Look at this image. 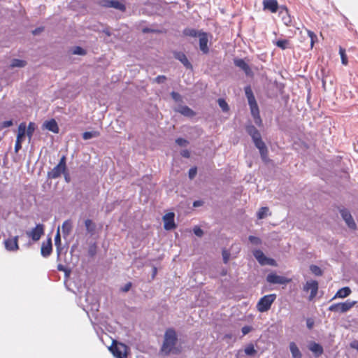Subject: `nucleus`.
Listing matches in <instances>:
<instances>
[{
  "label": "nucleus",
  "instance_id": "1",
  "mask_svg": "<svg viewBox=\"0 0 358 358\" xmlns=\"http://www.w3.org/2000/svg\"><path fill=\"white\" fill-rule=\"evenodd\" d=\"M245 131L252 138L255 147L259 150L262 161L265 163L268 162V148L265 143L262 141L259 130L253 124L250 123L245 125Z\"/></svg>",
  "mask_w": 358,
  "mask_h": 358
},
{
  "label": "nucleus",
  "instance_id": "2",
  "mask_svg": "<svg viewBox=\"0 0 358 358\" xmlns=\"http://www.w3.org/2000/svg\"><path fill=\"white\" fill-rule=\"evenodd\" d=\"M178 342V336L174 329L169 328L166 330L164 337V341L161 348V351L165 355H169L171 352H175V345Z\"/></svg>",
  "mask_w": 358,
  "mask_h": 358
},
{
  "label": "nucleus",
  "instance_id": "3",
  "mask_svg": "<svg viewBox=\"0 0 358 358\" xmlns=\"http://www.w3.org/2000/svg\"><path fill=\"white\" fill-rule=\"evenodd\" d=\"M67 170L66 167V157L65 155H63L58 164L55 166L50 171L48 172V178L50 179H56L61 176L62 174H64Z\"/></svg>",
  "mask_w": 358,
  "mask_h": 358
},
{
  "label": "nucleus",
  "instance_id": "4",
  "mask_svg": "<svg viewBox=\"0 0 358 358\" xmlns=\"http://www.w3.org/2000/svg\"><path fill=\"white\" fill-rule=\"evenodd\" d=\"M276 297L275 294H270L262 296L257 304V310L260 313H264L270 310Z\"/></svg>",
  "mask_w": 358,
  "mask_h": 358
},
{
  "label": "nucleus",
  "instance_id": "5",
  "mask_svg": "<svg viewBox=\"0 0 358 358\" xmlns=\"http://www.w3.org/2000/svg\"><path fill=\"white\" fill-rule=\"evenodd\" d=\"M109 350L116 358H127L128 347L124 343L113 341Z\"/></svg>",
  "mask_w": 358,
  "mask_h": 358
},
{
  "label": "nucleus",
  "instance_id": "6",
  "mask_svg": "<svg viewBox=\"0 0 358 358\" xmlns=\"http://www.w3.org/2000/svg\"><path fill=\"white\" fill-rule=\"evenodd\" d=\"M355 301L347 300L343 303H337L331 304L328 309L331 312L343 313L348 311L350 308H352L355 306Z\"/></svg>",
  "mask_w": 358,
  "mask_h": 358
},
{
  "label": "nucleus",
  "instance_id": "7",
  "mask_svg": "<svg viewBox=\"0 0 358 358\" xmlns=\"http://www.w3.org/2000/svg\"><path fill=\"white\" fill-rule=\"evenodd\" d=\"M266 281L270 284L287 285L291 281V279L285 276L277 275L275 273H270L266 275Z\"/></svg>",
  "mask_w": 358,
  "mask_h": 358
},
{
  "label": "nucleus",
  "instance_id": "8",
  "mask_svg": "<svg viewBox=\"0 0 358 358\" xmlns=\"http://www.w3.org/2000/svg\"><path fill=\"white\" fill-rule=\"evenodd\" d=\"M339 213L345 222V224L350 229H356L357 224L350 213V212L345 208H339Z\"/></svg>",
  "mask_w": 358,
  "mask_h": 358
},
{
  "label": "nucleus",
  "instance_id": "9",
  "mask_svg": "<svg viewBox=\"0 0 358 358\" xmlns=\"http://www.w3.org/2000/svg\"><path fill=\"white\" fill-rule=\"evenodd\" d=\"M26 234L31 238L32 241H38L44 234V225L43 224H37L31 231H27Z\"/></svg>",
  "mask_w": 358,
  "mask_h": 358
},
{
  "label": "nucleus",
  "instance_id": "10",
  "mask_svg": "<svg viewBox=\"0 0 358 358\" xmlns=\"http://www.w3.org/2000/svg\"><path fill=\"white\" fill-rule=\"evenodd\" d=\"M245 94L247 97L248 104L250 106V112L259 109L258 104L256 101L255 95L250 85L245 87Z\"/></svg>",
  "mask_w": 358,
  "mask_h": 358
},
{
  "label": "nucleus",
  "instance_id": "11",
  "mask_svg": "<svg viewBox=\"0 0 358 358\" xmlns=\"http://www.w3.org/2000/svg\"><path fill=\"white\" fill-rule=\"evenodd\" d=\"M175 214L170 212L166 213L163 217L164 228L166 230H172L176 228V224L174 221Z\"/></svg>",
  "mask_w": 358,
  "mask_h": 358
},
{
  "label": "nucleus",
  "instance_id": "12",
  "mask_svg": "<svg viewBox=\"0 0 358 358\" xmlns=\"http://www.w3.org/2000/svg\"><path fill=\"white\" fill-rule=\"evenodd\" d=\"M199 49L203 54L206 55L209 52L208 43V34L205 31H201L199 36Z\"/></svg>",
  "mask_w": 358,
  "mask_h": 358
},
{
  "label": "nucleus",
  "instance_id": "13",
  "mask_svg": "<svg viewBox=\"0 0 358 358\" xmlns=\"http://www.w3.org/2000/svg\"><path fill=\"white\" fill-rule=\"evenodd\" d=\"M52 252V238L48 237L46 242H43L41 248V255L42 257L47 258Z\"/></svg>",
  "mask_w": 358,
  "mask_h": 358
},
{
  "label": "nucleus",
  "instance_id": "14",
  "mask_svg": "<svg viewBox=\"0 0 358 358\" xmlns=\"http://www.w3.org/2000/svg\"><path fill=\"white\" fill-rule=\"evenodd\" d=\"M5 248L8 251H17L19 250L18 245V236L13 238H8L4 241Z\"/></svg>",
  "mask_w": 358,
  "mask_h": 358
},
{
  "label": "nucleus",
  "instance_id": "15",
  "mask_svg": "<svg viewBox=\"0 0 358 358\" xmlns=\"http://www.w3.org/2000/svg\"><path fill=\"white\" fill-rule=\"evenodd\" d=\"M279 16L281 17L282 21L286 26L292 25V17L286 6H281L280 7Z\"/></svg>",
  "mask_w": 358,
  "mask_h": 358
},
{
  "label": "nucleus",
  "instance_id": "16",
  "mask_svg": "<svg viewBox=\"0 0 358 358\" xmlns=\"http://www.w3.org/2000/svg\"><path fill=\"white\" fill-rule=\"evenodd\" d=\"M264 10H268L275 13L280 10V7L277 0H263Z\"/></svg>",
  "mask_w": 358,
  "mask_h": 358
},
{
  "label": "nucleus",
  "instance_id": "17",
  "mask_svg": "<svg viewBox=\"0 0 358 358\" xmlns=\"http://www.w3.org/2000/svg\"><path fill=\"white\" fill-rule=\"evenodd\" d=\"M174 57L179 60L184 66L187 69H192V65L191 62L188 60L186 55L182 52H174Z\"/></svg>",
  "mask_w": 358,
  "mask_h": 358
},
{
  "label": "nucleus",
  "instance_id": "18",
  "mask_svg": "<svg viewBox=\"0 0 358 358\" xmlns=\"http://www.w3.org/2000/svg\"><path fill=\"white\" fill-rule=\"evenodd\" d=\"M175 111L187 117H192L196 115V113L187 106L180 105Z\"/></svg>",
  "mask_w": 358,
  "mask_h": 358
},
{
  "label": "nucleus",
  "instance_id": "19",
  "mask_svg": "<svg viewBox=\"0 0 358 358\" xmlns=\"http://www.w3.org/2000/svg\"><path fill=\"white\" fill-rule=\"evenodd\" d=\"M234 64L236 66L242 69L246 75H250L251 73V69L248 63L244 59L235 58L234 59Z\"/></svg>",
  "mask_w": 358,
  "mask_h": 358
},
{
  "label": "nucleus",
  "instance_id": "20",
  "mask_svg": "<svg viewBox=\"0 0 358 358\" xmlns=\"http://www.w3.org/2000/svg\"><path fill=\"white\" fill-rule=\"evenodd\" d=\"M301 41L304 42L307 40H310V45L311 48H313V31L304 29L300 31Z\"/></svg>",
  "mask_w": 358,
  "mask_h": 358
},
{
  "label": "nucleus",
  "instance_id": "21",
  "mask_svg": "<svg viewBox=\"0 0 358 358\" xmlns=\"http://www.w3.org/2000/svg\"><path fill=\"white\" fill-rule=\"evenodd\" d=\"M43 126L45 127V129L55 134H58L59 131L57 122L55 119H51L48 121H45L43 124Z\"/></svg>",
  "mask_w": 358,
  "mask_h": 358
},
{
  "label": "nucleus",
  "instance_id": "22",
  "mask_svg": "<svg viewBox=\"0 0 358 358\" xmlns=\"http://www.w3.org/2000/svg\"><path fill=\"white\" fill-rule=\"evenodd\" d=\"M201 31H203L202 30L198 31L193 28L186 27L183 29L182 34L185 36L196 38V37L199 36L200 33Z\"/></svg>",
  "mask_w": 358,
  "mask_h": 358
},
{
  "label": "nucleus",
  "instance_id": "23",
  "mask_svg": "<svg viewBox=\"0 0 358 358\" xmlns=\"http://www.w3.org/2000/svg\"><path fill=\"white\" fill-rule=\"evenodd\" d=\"M351 293V289L348 287H344L337 291L332 299L336 298H345L348 296Z\"/></svg>",
  "mask_w": 358,
  "mask_h": 358
},
{
  "label": "nucleus",
  "instance_id": "24",
  "mask_svg": "<svg viewBox=\"0 0 358 358\" xmlns=\"http://www.w3.org/2000/svg\"><path fill=\"white\" fill-rule=\"evenodd\" d=\"M85 226L87 231L91 235H94L96 231V224L90 219H87L85 221Z\"/></svg>",
  "mask_w": 358,
  "mask_h": 358
},
{
  "label": "nucleus",
  "instance_id": "25",
  "mask_svg": "<svg viewBox=\"0 0 358 358\" xmlns=\"http://www.w3.org/2000/svg\"><path fill=\"white\" fill-rule=\"evenodd\" d=\"M25 135H27L26 134V123L21 122L18 126L16 140H20V141H22Z\"/></svg>",
  "mask_w": 358,
  "mask_h": 358
},
{
  "label": "nucleus",
  "instance_id": "26",
  "mask_svg": "<svg viewBox=\"0 0 358 358\" xmlns=\"http://www.w3.org/2000/svg\"><path fill=\"white\" fill-rule=\"evenodd\" d=\"M253 255L258 262L264 266V263L266 260L267 257L264 254L261 250H256L253 252Z\"/></svg>",
  "mask_w": 358,
  "mask_h": 358
},
{
  "label": "nucleus",
  "instance_id": "27",
  "mask_svg": "<svg viewBox=\"0 0 358 358\" xmlns=\"http://www.w3.org/2000/svg\"><path fill=\"white\" fill-rule=\"evenodd\" d=\"M72 229V223L70 220L64 221L62 224V233L64 237L69 235Z\"/></svg>",
  "mask_w": 358,
  "mask_h": 358
},
{
  "label": "nucleus",
  "instance_id": "28",
  "mask_svg": "<svg viewBox=\"0 0 358 358\" xmlns=\"http://www.w3.org/2000/svg\"><path fill=\"white\" fill-rule=\"evenodd\" d=\"M289 349L293 358H301V353L295 343H289Z\"/></svg>",
  "mask_w": 358,
  "mask_h": 358
},
{
  "label": "nucleus",
  "instance_id": "29",
  "mask_svg": "<svg viewBox=\"0 0 358 358\" xmlns=\"http://www.w3.org/2000/svg\"><path fill=\"white\" fill-rule=\"evenodd\" d=\"M109 8H113L120 11H124L126 9L125 5L117 0H110Z\"/></svg>",
  "mask_w": 358,
  "mask_h": 358
},
{
  "label": "nucleus",
  "instance_id": "30",
  "mask_svg": "<svg viewBox=\"0 0 358 358\" xmlns=\"http://www.w3.org/2000/svg\"><path fill=\"white\" fill-rule=\"evenodd\" d=\"M310 291V295L308 296V299L310 301L313 299V280H308L306 285L303 286V291L308 292Z\"/></svg>",
  "mask_w": 358,
  "mask_h": 358
},
{
  "label": "nucleus",
  "instance_id": "31",
  "mask_svg": "<svg viewBox=\"0 0 358 358\" xmlns=\"http://www.w3.org/2000/svg\"><path fill=\"white\" fill-rule=\"evenodd\" d=\"M26 65H27V62L25 60L20 59H12L11 63H10V67H12V68H15V67L22 68V67L25 66Z\"/></svg>",
  "mask_w": 358,
  "mask_h": 358
},
{
  "label": "nucleus",
  "instance_id": "32",
  "mask_svg": "<svg viewBox=\"0 0 358 358\" xmlns=\"http://www.w3.org/2000/svg\"><path fill=\"white\" fill-rule=\"evenodd\" d=\"M251 115L254 118L255 123L259 127L262 126V120L259 115V109L251 111Z\"/></svg>",
  "mask_w": 358,
  "mask_h": 358
},
{
  "label": "nucleus",
  "instance_id": "33",
  "mask_svg": "<svg viewBox=\"0 0 358 358\" xmlns=\"http://www.w3.org/2000/svg\"><path fill=\"white\" fill-rule=\"evenodd\" d=\"M35 129H36L35 123L30 122L27 126V128L26 127V134H27V137L29 138V141L31 140Z\"/></svg>",
  "mask_w": 358,
  "mask_h": 358
},
{
  "label": "nucleus",
  "instance_id": "34",
  "mask_svg": "<svg viewBox=\"0 0 358 358\" xmlns=\"http://www.w3.org/2000/svg\"><path fill=\"white\" fill-rule=\"evenodd\" d=\"M100 133L97 131H85L83 134V138L84 140H89L92 138H96L99 136Z\"/></svg>",
  "mask_w": 358,
  "mask_h": 358
},
{
  "label": "nucleus",
  "instance_id": "35",
  "mask_svg": "<svg viewBox=\"0 0 358 358\" xmlns=\"http://www.w3.org/2000/svg\"><path fill=\"white\" fill-rule=\"evenodd\" d=\"M269 211V208L268 207H262L259 209L258 212L257 213V217L259 220H262L265 218L268 213Z\"/></svg>",
  "mask_w": 358,
  "mask_h": 358
},
{
  "label": "nucleus",
  "instance_id": "36",
  "mask_svg": "<svg viewBox=\"0 0 358 358\" xmlns=\"http://www.w3.org/2000/svg\"><path fill=\"white\" fill-rule=\"evenodd\" d=\"M217 103H218L219 106L221 108V109L223 112L227 113L229 110V109H230L228 103H227V101L224 99H222V98L218 99Z\"/></svg>",
  "mask_w": 358,
  "mask_h": 358
},
{
  "label": "nucleus",
  "instance_id": "37",
  "mask_svg": "<svg viewBox=\"0 0 358 358\" xmlns=\"http://www.w3.org/2000/svg\"><path fill=\"white\" fill-rule=\"evenodd\" d=\"M275 44L282 50H285L288 48L289 42L287 39L278 40Z\"/></svg>",
  "mask_w": 358,
  "mask_h": 358
},
{
  "label": "nucleus",
  "instance_id": "38",
  "mask_svg": "<svg viewBox=\"0 0 358 358\" xmlns=\"http://www.w3.org/2000/svg\"><path fill=\"white\" fill-rule=\"evenodd\" d=\"M244 351L245 353L249 356H254L257 353V350L255 349L254 345L252 344L248 345L245 347Z\"/></svg>",
  "mask_w": 358,
  "mask_h": 358
},
{
  "label": "nucleus",
  "instance_id": "39",
  "mask_svg": "<svg viewBox=\"0 0 358 358\" xmlns=\"http://www.w3.org/2000/svg\"><path fill=\"white\" fill-rule=\"evenodd\" d=\"M339 54L341 58V62L343 65H347L348 63V57L345 53V50L342 47L339 48Z\"/></svg>",
  "mask_w": 358,
  "mask_h": 358
},
{
  "label": "nucleus",
  "instance_id": "40",
  "mask_svg": "<svg viewBox=\"0 0 358 358\" xmlns=\"http://www.w3.org/2000/svg\"><path fill=\"white\" fill-rule=\"evenodd\" d=\"M248 240L252 245H259L262 244L261 238L255 236H249Z\"/></svg>",
  "mask_w": 358,
  "mask_h": 358
},
{
  "label": "nucleus",
  "instance_id": "41",
  "mask_svg": "<svg viewBox=\"0 0 358 358\" xmlns=\"http://www.w3.org/2000/svg\"><path fill=\"white\" fill-rule=\"evenodd\" d=\"M96 250H97V247H96V243H93V244L90 245L88 248V255L90 257H94L95 255L96 254Z\"/></svg>",
  "mask_w": 358,
  "mask_h": 358
},
{
  "label": "nucleus",
  "instance_id": "42",
  "mask_svg": "<svg viewBox=\"0 0 358 358\" xmlns=\"http://www.w3.org/2000/svg\"><path fill=\"white\" fill-rule=\"evenodd\" d=\"M73 54L78 55H85L86 54V50L80 46H76L73 48Z\"/></svg>",
  "mask_w": 358,
  "mask_h": 358
},
{
  "label": "nucleus",
  "instance_id": "43",
  "mask_svg": "<svg viewBox=\"0 0 358 358\" xmlns=\"http://www.w3.org/2000/svg\"><path fill=\"white\" fill-rule=\"evenodd\" d=\"M171 96L176 102H181L182 101V96L178 92H171Z\"/></svg>",
  "mask_w": 358,
  "mask_h": 358
},
{
  "label": "nucleus",
  "instance_id": "44",
  "mask_svg": "<svg viewBox=\"0 0 358 358\" xmlns=\"http://www.w3.org/2000/svg\"><path fill=\"white\" fill-rule=\"evenodd\" d=\"M322 347L320 344L315 343V357H319L322 354Z\"/></svg>",
  "mask_w": 358,
  "mask_h": 358
},
{
  "label": "nucleus",
  "instance_id": "45",
  "mask_svg": "<svg viewBox=\"0 0 358 358\" xmlns=\"http://www.w3.org/2000/svg\"><path fill=\"white\" fill-rule=\"evenodd\" d=\"M176 143L179 146H181V147H185V146H186L189 143L188 141L185 139V138H178L176 140Z\"/></svg>",
  "mask_w": 358,
  "mask_h": 358
},
{
  "label": "nucleus",
  "instance_id": "46",
  "mask_svg": "<svg viewBox=\"0 0 358 358\" xmlns=\"http://www.w3.org/2000/svg\"><path fill=\"white\" fill-rule=\"evenodd\" d=\"M193 231L194 234L198 237H201L203 235V231L199 227H194Z\"/></svg>",
  "mask_w": 358,
  "mask_h": 358
},
{
  "label": "nucleus",
  "instance_id": "47",
  "mask_svg": "<svg viewBox=\"0 0 358 358\" xmlns=\"http://www.w3.org/2000/svg\"><path fill=\"white\" fill-rule=\"evenodd\" d=\"M62 244V241H61V235H60V232H59V227L57 229V231L56 233V235L55 236V245H61Z\"/></svg>",
  "mask_w": 358,
  "mask_h": 358
},
{
  "label": "nucleus",
  "instance_id": "48",
  "mask_svg": "<svg viewBox=\"0 0 358 358\" xmlns=\"http://www.w3.org/2000/svg\"><path fill=\"white\" fill-rule=\"evenodd\" d=\"M222 258H223V262L224 264H227L229 258H230V253L227 252V250H224L222 251Z\"/></svg>",
  "mask_w": 358,
  "mask_h": 358
},
{
  "label": "nucleus",
  "instance_id": "49",
  "mask_svg": "<svg viewBox=\"0 0 358 358\" xmlns=\"http://www.w3.org/2000/svg\"><path fill=\"white\" fill-rule=\"evenodd\" d=\"M13 124V122L12 120L3 121V122L1 123L0 128L4 129L6 127H11Z\"/></svg>",
  "mask_w": 358,
  "mask_h": 358
},
{
  "label": "nucleus",
  "instance_id": "50",
  "mask_svg": "<svg viewBox=\"0 0 358 358\" xmlns=\"http://www.w3.org/2000/svg\"><path fill=\"white\" fill-rule=\"evenodd\" d=\"M196 173H197L196 167H192V168L189 169V172H188L189 178L190 179H193L196 176Z\"/></svg>",
  "mask_w": 358,
  "mask_h": 358
},
{
  "label": "nucleus",
  "instance_id": "51",
  "mask_svg": "<svg viewBox=\"0 0 358 358\" xmlns=\"http://www.w3.org/2000/svg\"><path fill=\"white\" fill-rule=\"evenodd\" d=\"M166 77L163 75H159L155 78V81L159 84L164 83L166 81Z\"/></svg>",
  "mask_w": 358,
  "mask_h": 358
},
{
  "label": "nucleus",
  "instance_id": "52",
  "mask_svg": "<svg viewBox=\"0 0 358 358\" xmlns=\"http://www.w3.org/2000/svg\"><path fill=\"white\" fill-rule=\"evenodd\" d=\"M264 265L276 266L277 264H276V262L275 259H273L272 258L267 257L266 260L264 263Z\"/></svg>",
  "mask_w": 358,
  "mask_h": 358
},
{
  "label": "nucleus",
  "instance_id": "53",
  "mask_svg": "<svg viewBox=\"0 0 358 358\" xmlns=\"http://www.w3.org/2000/svg\"><path fill=\"white\" fill-rule=\"evenodd\" d=\"M22 142L20 140H16L15 145V152H18V151L22 148Z\"/></svg>",
  "mask_w": 358,
  "mask_h": 358
},
{
  "label": "nucleus",
  "instance_id": "54",
  "mask_svg": "<svg viewBox=\"0 0 358 358\" xmlns=\"http://www.w3.org/2000/svg\"><path fill=\"white\" fill-rule=\"evenodd\" d=\"M57 270L59 271H64L66 275H67L69 273V271L62 264H59L57 265Z\"/></svg>",
  "mask_w": 358,
  "mask_h": 358
},
{
  "label": "nucleus",
  "instance_id": "55",
  "mask_svg": "<svg viewBox=\"0 0 358 358\" xmlns=\"http://www.w3.org/2000/svg\"><path fill=\"white\" fill-rule=\"evenodd\" d=\"M252 330V327L250 326H244L241 329V331L243 335L248 334L249 332H250Z\"/></svg>",
  "mask_w": 358,
  "mask_h": 358
},
{
  "label": "nucleus",
  "instance_id": "56",
  "mask_svg": "<svg viewBox=\"0 0 358 358\" xmlns=\"http://www.w3.org/2000/svg\"><path fill=\"white\" fill-rule=\"evenodd\" d=\"M322 275V270L317 266L315 265V276H320Z\"/></svg>",
  "mask_w": 358,
  "mask_h": 358
},
{
  "label": "nucleus",
  "instance_id": "57",
  "mask_svg": "<svg viewBox=\"0 0 358 358\" xmlns=\"http://www.w3.org/2000/svg\"><path fill=\"white\" fill-rule=\"evenodd\" d=\"M55 246H56V250H57V259H59L63 248H62V244L56 245Z\"/></svg>",
  "mask_w": 358,
  "mask_h": 358
},
{
  "label": "nucleus",
  "instance_id": "58",
  "mask_svg": "<svg viewBox=\"0 0 358 358\" xmlns=\"http://www.w3.org/2000/svg\"><path fill=\"white\" fill-rule=\"evenodd\" d=\"M180 155L185 158H189L190 157V152L188 150H182Z\"/></svg>",
  "mask_w": 358,
  "mask_h": 358
},
{
  "label": "nucleus",
  "instance_id": "59",
  "mask_svg": "<svg viewBox=\"0 0 358 358\" xmlns=\"http://www.w3.org/2000/svg\"><path fill=\"white\" fill-rule=\"evenodd\" d=\"M110 0H101L100 1V5L103 7H105V8H109V6L108 4H110Z\"/></svg>",
  "mask_w": 358,
  "mask_h": 358
},
{
  "label": "nucleus",
  "instance_id": "60",
  "mask_svg": "<svg viewBox=\"0 0 358 358\" xmlns=\"http://www.w3.org/2000/svg\"><path fill=\"white\" fill-rule=\"evenodd\" d=\"M131 287V282H128L122 288V291L124 292H128L130 289Z\"/></svg>",
  "mask_w": 358,
  "mask_h": 358
},
{
  "label": "nucleus",
  "instance_id": "61",
  "mask_svg": "<svg viewBox=\"0 0 358 358\" xmlns=\"http://www.w3.org/2000/svg\"><path fill=\"white\" fill-rule=\"evenodd\" d=\"M307 327L308 329H312L313 327V320L312 318L307 319Z\"/></svg>",
  "mask_w": 358,
  "mask_h": 358
},
{
  "label": "nucleus",
  "instance_id": "62",
  "mask_svg": "<svg viewBox=\"0 0 358 358\" xmlns=\"http://www.w3.org/2000/svg\"><path fill=\"white\" fill-rule=\"evenodd\" d=\"M43 31V27H38L32 31L34 35H37Z\"/></svg>",
  "mask_w": 358,
  "mask_h": 358
},
{
  "label": "nucleus",
  "instance_id": "63",
  "mask_svg": "<svg viewBox=\"0 0 358 358\" xmlns=\"http://www.w3.org/2000/svg\"><path fill=\"white\" fill-rule=\"evenodd\" d=\"M350 347L358 351V341H354L350 343Z\"/></svg>",
  "mask_w": 358,
  "mask_h": 358
},
{
  "label": "nucleus",
  "instance_id": "64",
  "mask_svg": "<svg viewBox=\"0 0 358 358\" xmlns=\"http://www.w3.org/2000/svg\"><path fill=\"white\" fill-rule=\"evenodd\" d=\"M143 32L145 34H148V33H154V32H155V31L152 29H150L148 27H145L143 29Z\"/></svg>",
  "mask_w": 358,
  "mask_h": 358
}]
</instances>
